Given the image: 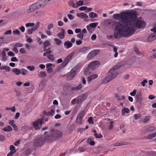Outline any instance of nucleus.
I'll list each match as a JSON object with an SVG mask.
<instances>
[{
  "instance_id": "nucleus-22",
  "label": "nucleus",
  "mask_w": 156,
  "mask_h": 156,
  "mask_svg": "<svg viewBox=\"0 0 156 156\" xmlns=\"http://www.w3.org/2000/svg\"><path fill=\"white\" fill-rule=\"evenodd\" d=\"M82 87V85L80 83L76 87H72L71 90L73 91H76L80 90Z\"/></svg>"
},
{
  "instance_id": "nucleus-62",
  "label": "nucleus",
  "mask_w": 156,
  "mask_h": 156,
  "mask_svg": "<svg viewBox=\"0 0 156 156\" xmlns=\"http://www.w3.org/2000/svg\"><path fill=\"white\" fill-rule=\"evenodd\" d=\"M67 16L69 18L70 20H73L74 19V16L71 14H68L67 15Z\"/></svg>"
},
{
  "instance_id": "nucleus-42",
  "label": "nucleus",
  "mask_w": 156,
  "mask_h": 156,
  "mask_svg": "<svg viewBox=\"0 0 156 156\" xmlns=\"http://www.w3.org/2000/svg\"><path fill=\"white\" fill-rule=\"evenodd\" d=\"M83 1L82 0H80L76 2L77 6H80L83 5Z\"/></svg>"
},
{
  "instance_id": "nucleus-32",
  "label": "nucleus",
  "mask_w": 156,
  "mask_h": 156,
  "mask_svg": "<svg viewBox=\"0 0 156 156\" xmlns=\"http://www.w3.org/2000/svg\"><path fill=\"white\" fill-rule=\"evenodd\" d=\"M69 4L70 6L72 7L73 8H76L78 7V6H75V4L72 0L70 1L69 2Z\"/></svg>"
},
{
  "instance_id": "nucleus-37",
  "label": "nucleus",
  "mask_w": 156,
  "mask_h": 156,
  "mask_svg": "<svg viewBox=\"0 0 156 156\" xmlns=\"http://www.w3.org/2000/svg\"><path fill=\"white\" fill-rule=\"evenodd\" d=\"M52 52V51L49 50L48 51H46L43 54V55L44 56H46L47 55H49Z\"/></svg>"
},
{
  "instance_id": "nucleus-33",
  "label": "nucleus",
  "mask_w": 156,
  "mask_h": 156,
  "mask_svg": "<svg viewBox=\"0 0 156 156\" xmlns=\"http://www.w3.org/2000/svg\"><path fill=\"white\" fill-rule=\"evenodd\" d=\"M129 109L127 108H125L123 109L122 111V114L123 115H124L125 113H129Z\"/></svg>"
},
{
  "instance_id": "nucleus-5",
  "label": "nucleus",
  "mask_w": 156,
  "mask_h": 156,
  "mask_svg": "<svg viewBox=\"0 0 156 156\" xmlns=\"http://www.w3.org/2000/svg\"><path fill=\"white\" fill-rule=\"evenodd\" d=\"M81 66L80 64H77L71 70L70 73L67 76V79L68 80H71L73 78L76 74L77 71L79 68L81 67Z\"/></svg>"
},
{
  "instance_id": "nucleus-18",
  "label": "nucleus",
  "mask_w": 156,
  "mask_h": 156,
  "mask_svg": "<svg viewBox=\"0 0 156 156\" xmlns=\"http://www.w3.org/2000/svg\"><path fill=\"white\" fill-rule=\"evenodd\" d=\"M77 16L82 19L83 18H88V15L86 13L83 12L78 13L77 14Z\"/></svg>"
},
{
  "instance_id": "nucleus-45",
  "label": "nucleus",
  "mask_w": 156,
  "mask_h": 156,
  "mask_svg": "<svg viewBox=\"0 0 156 156\" xmlns=\"http://www.w3.org/2000/svg\"><path fill=\"white\" fill-rule=\"evenodd\" d=\"M20 70L21 71V74L23 75H24L27 74V70L26 69L23 68L22 69Z\"/></svg>"
},
{
  "instance_id": "nucleus-64",
  "label": "nucleus",
  "mask_w": 156,
  "mask_h": 156,
  "mask_svg": "<svg viewBox=\"0 0 156 156\" xmlns=\"http://www.w3.org/2000/svg\"><path fill=\"white\" fill-rule=\"evenodd\" d=\"M18 60V59L16 57H13L11 59V61L12 62H17Z\"/></svg>"
},
{
  "instance_id": "nucleus-40",
  "label": "nucleus",
  "mask_w": 156,
  "mask_h": 156,
  "mask_svg": "<svg viewBox=\"0 0 156 156\" xmlns=\"http://www.w3.org/2000/svg\"><path fill=\"white\" fill-rule=\"evenodd\" d=\"M13 33L14 34H17L18 35H20V30H16L13 31Z\"/></svg>"
},
{
  "instance_id": "nucleus-2",
  "label": "nucleus",
  "mask_w": 156,
  "mask_h": 156,
  "mask_svg": "<svg viewBox=\"0 0 156 156\" xmlns=\"http://www.w3.org/2000/svg\"><path fill=\"white\" fill-rule=\"evenodd\" d=\"M136 16L134 12L131 11L128 12H122L119 14H115L113 15V18L115 20L121 21L117 22L116 21H113L112 23V25H115L114 30V37L115 39H117L119 35L123 36V33L119 32V30H122L124 28L121 27V25H118L119 22H128V20L132 21L135 19Z\"/></svg>"
},
{
  "instance_id": "nucleus-55",
  "label": "nucleus",
  "mask_w": 156,
  "mask_h": 156,
  "mask_svg": "<svg viewBox=\"0 0 156 156\" xmlns=\"http://www.w3.org/2000/svg\"><path fill=\"white\" fill-rule=\"evenodd\" d=\"M136 92V90H134L132 92L130 93V94L132 96H134L135 95Z\"/></svg>"
},
{
  "instance_id": "nucleus-47",
  "label": "nucleus",
  "mask_w": 156,
  "mask_h": 156,
  "mask_svg": "<svg viewBox=\"0 0 156 156\" xmlns=\"http://www.w3.org/2000/svg\"><path fill=\"white\" fill-rule=\"evenodd\" d=\"M14 46L17 47H22L23 46V44L20 43H17L14 45Z\"/></svg>"
},
{
  "instance_id": "nucleus-36",
  "label": "nucleus",
  "mask_w": 156,
  "mask_h": 156,
  "mask_svg": "<svg viewBox=\"0 0 156 156\" xmlns=\"http://www.w3.org/2000/svg\"><path fill=\"white\" fill-rule=\"evenodd\" d=\"M55 112V111L53 109H51L50 111L48 112L47 114H46V115H53Z\"/></svg>"
},
{
  "instance_id": "nucleus-14",
  "label": "nucleus",
  "mask_w": 156,
  "mask_h": 156,
  "mask_svg": "<svg viewBox=\"0 0 156 156\" xmlns=\"http://www.w3.org/2000/svg\"><path fill=\"white\" fill-rule=\"evenodd\" d=\"M61 32L57 34V36L60 39H62L65 38V31L64 29H61Z\"/></svg>"
},
{
  "instance_id": "nucleus-34",
  "label": "nucleus",
  "mask_w": 156,
  "mask_h": 156,
  "mask_svg": "<svg viewBox=\"0 0 156 156\" xmlns=\"http://www.w3.org/2000/svg\"><path fill=\"white\" fill-rule=\"evenodd\" d=\"M46 75V74L45 72L41 71L39 74V77H45Z\"/></svg>"
},
{
  "instance_id": "nucleus-20",
  "label": "nucleus",
  "mask_w": 156,
  "mask_h": 156,
  "mask_svg": "<svg viewBox=\"0 0 156 156\" xmlns=\"http://www.w3.org/2000/svg\"><path fill=\"white\" fill-rule=\"evenodd\" d=\"M98 77V75L97 74H92L89 76L87 78V81L90 82L91 80L96 79Z\"/></svg>"
},
{
  "instance_id": "nucleus-58",
  "label": "nucleus",
  "mask_w": 156,
  "mask_h": 156,
  "mask_svg": "<svg viewBox=\"0 0 156 156\" xmlns=\"http://www.w3.org/2000/svg\"><path fill=\"white\" fill-rule=\"evenodd\" d=\"M110 125L109 126V129H112L113 127V121H111L110 122Z\"/></svg>"
},
{
  "instance_id": "nucleus-57",
  "label": "nucleus",
  "mask_w": 156,
  "mask_h": 156,
  "mask_svg": "<svg viewBox=\"0 0 156 156\" xmlns=\"http://www.w3.org/2000/svg\"><path fill=\"white\" fill-rule=\"evenodd\" d=\"M8 54L9 56H15L14 53L12 51H9L8 53Z\"/></svg>"
},
{
  "instance_id": "nucleus-19",
  "label": "nucleus",
  "mask_w": 156,
  "mask_h": 156,
  "mask_svg": "<svg viewBox=\"0 0 156 156\" xmlns=\"http://www.w3.org/2000/svg\"><path fill=\"white\" fill-rule=\"evenodd\" d=\"M64 46L66 48H69L73 46V44L71 41H67L64 43Z\"/></svg>"
},
{
  "instance_id": "nucleus-16",
  "label": "nucleus",
  "mask_w": 156,
  "mask_h": 156,
  "mask_svg": "<svg viewBox=\"0 0 156 156\" xmlns=\"http://www.w3.org/2000/svg\"><path fill=\"white\" fill-rule=\"evenodd\" d=\"M90 49L89 47H84L79 49V51L80 52L84 54L87 52V51Z\"/></svg>"
},
{
  "instance_id": "nucleus-60",
  "label": "nucleus",
  "mask_w": 156,
  "mask_h": 156,
  "mask_svg": "<svg viewBox=\"0 0 156 156\" xmlns=\"http://www.w3.org/2000/svg\"><path fill=\"white\" fill-rule=\"evenodd\" d=\"M82 43V41L81 40H79L78 41H76V44L78 45L81 44Z\"/></svg>"
},
{
  "instance_id": "nucleus-15",
  "label": "nucleus",
  "mask_w": 156,
  "mask_h": 156,
  "mask_svg": "<svg viewBox=\"0 0 156 156\" xmlns=\"http://www.w3.org/2000/svg\"><path fill=\"white\" fill-rule=\"evenodd\" d=\"M156 39V34H152L149 35L147 39V41L148 42H151Z\"/></svg>"
},
{
  "instance_id": "nucleus-53",
  "label": "nucleus",
  "mask_w": 156,
  "mask_h": 156,
  "mask_svg": "<svg viewBox=\"0 0 156 156\" xmlns=\"http://www.w3.org/2000/svg\"><path fill=\"white\" fill-rule=\"evenodd\" d=\"M87 9V7L86 6H83L80 7L79 8V9L80 11H83Z\"/></svg>"
},
{
  "instance_id": "nucleus-10",
  "label": "nucleus",
  "mask_w": 156,
  "mask_h": 156,
  "mask_svg": "<svg viewBox=\"0 0 156 156\" xmlns=\"http://www.w3.org/2000/svg\"><path fill=\"white\" fill-rule=\"evenodd\" d=\"M100 64L99 62L98 61H94L91 62L88 66L93 70H94L98 67V65Z\"/></svg>"
},
{
  "instance_id": "nucleus-12",
  "label": "nucleus",
  "mask_w": 156,
  "mask_h": 156,
  "mask_svg": "<svg viewBox=\"0 0 156 156\" xmlns=\"http://www.w3.org/2000/svg\"><path fill=\"white\" fill-rule=\"evenodd\" d=\"M75 54V52H72L71 53L67 55V56L65 58L63 61L67 64L69 63V61L72 59V57Z\"/></svg>"
},
{
  "instance_id": "nucleus-35",
  "label": "nucleus",
  "mask_w": 156,
  "mask_h": 156,
  "mask_svg": "<svg viewBox=\"0 0 156 156\" xmlns=\"http://www.w3.org/2000/svg\"><path fill=\"white\" fill-rule=\"evenodd\" d=\"M98 23H90V26H89V27L92 28H95L96 26L98 25Z\"/></svg>"
},
{
  "instance_id": "nucleus-26",
  "label": "nucleus",
  "mask_w": 156,
  "mask_h": 156,
  "mask_svg": "<svg viewBox=\"0 0 156 156\" xmlns=\"http://www.w3.org/2000/svg\"><path fill=\"white\" fill-rule=\"evenodd\" d=\"M35 7H36V9H37L40 8L41 7H44V5L42 4H41L39 2L37 3L34 4Z\"/></svg>"
},
{
  "instance_id": "nucleus-38",
  "label": "nucleus",
  "mask_w": 156,
  "mask_h": 156,
  "mask_svg": "<svg viewBox=\"0 0 156 156\" xmlns=\"http://www.w3.org/2000/svg\"><path fill=\"white\" fill-rule=\"evenodd\" d=\"M141 116V115L140 114H135L134 115V119L136 120L140 119Z\"/></svg>"
},
{
  "instance_id": "nucleus-51",
  "label": "nucleus",
  "mask_w": 156,
  "mask_h": 156,
  "mask_svg": "<svg viewBox=\"0 0 156 156\" xmlns=\"http://www.w3.org/2000/svg\"><path fill=\"white\" fill-rule=\"evenodd\" d=\"M77 37L81 39L82 40L83 37V35L82 34L80 33L77 35Z\"/></svg>"
},
{
  "instance_id": "nucleus-61",
  "label": "nucleus",
  "mask_w": 156,
  "mask_h": 156,
  "mask_svg": "<svg viewBox=\"0 0 156 156\" xmlns=\"http://www.w3.org/2000/svg\"><path fill=\"white\" fill-rule=\"evenodd\" d=\"M13 51L16 53H17L18 52V51L17 48V47L14 46L12 50Z\"/></svg>"
},
{
  "instance_id": "nucleus-48",
  "label": "nucleus",
  "mask_w": 156,
  "mask_h": 156,
  "mask_svg": "<svg viewBox=\"0 0 156 156\" xmlns=\"http://www.w3.org/2000/svg\"><path fill=\"white\" fill-rule=\"evenodd\" d=\"M27 68L30 71L34 70L35 69L34 67V66H28L27 67Z\"/></svg>"
},
{
  "instance_id": "nucleus-9",
  "label": "nucleus",
  "mask_w": 156,
  "mask_h": 156,
  "mask_svg": "<svg viewBox=\"0 0 156 156\" xmlns=\"http://www.w3.org/2000/svg\"><path fill=\"white\" fill-rule=\"evenodd\" d=\"M100 50L98 49H94L90 52L87 56V58L91 59L95 56L100 51Z\"/></svg>"
},
{
  "instance_id": "nucleus-25",
  "label": "nucleus",
  "mask_w": 156,
  "mask_h": 156,
  "mask_svg": "<svg viewBox=\"0 0 156 156\" xmlns=\"http://www.w3.org/2000/svg\"><path fill=\"white\" fill-rule=\"evenodd\" d=\"M21 129L23 131L26 132L31 130V128L28 126H24L21 127Z\"/></svg>"
},
{
  "instance_id": "nucleus-4",
  "label": "nucleus",
  "mask_w": 156,
  "mask_h": 156,
  "mask_svg": "<svg viewBox=\"0 0 156 156\" xmlns=\"http://www.w3.org/2000/svg\"><path fill=\"white\" fill-rule=\"evenodd\" d=\"M50 135L45 136V139L49 141H52L60 138L62 135V133L59 130H55L53 128L51 129Z\"/></svg>"
},
{
  "instance_id": "nucleus-8",
  "label": "nucleus",
  "mask_w": 156,
  "mask_h": 156,
  "mask_svg": "<svg viewBox=\"0 0 156 156\" xmlns=\"http://www.w3.org/2000/svg\"><path fill=\"white\" fill-rule=\"evenodd\" d=\"M85 112L84 111H81L77 115L76 120V123L77 124H79L81 123L83 118L84 116Z\"/></svg>"
},
{
  "instance_id": "nucleus-46",
  "label": "nucleus",
  "mask_w": 156,
  "mask_h": 156,
  "mask_svg": "<svg viewBox=\"0 0 156 156\" xmlns=\"http://www.w3.org/2000/svg\"><path fill=\"white\" fill-rule=\"evenodd\" d=\"M34 23H28L25 24V26L26 27H33L34 26Z\"/></svg>"
},
{
  "instance_id": "nucleus-29",
  "label": "nucleus",
  "mask_w": 156,
  "mask_h": 156,
  "mask_svg": "<svg viewBox=\"0 0 156 156\" xmlns=\"http://www.w3.org/2000/svg\"><path fill=\"white\" fill-rule=\"evenodd\" d=\"M0 69L1 70L4 69L6 71L9 72L10 70V68L9 66H2L0 67Z\"/></svg>"
},
{
  "instance_id": "nucleus-11",
  "label": "nucleus",
  "mask_w": 156,
  "mask_h": 156,
  "mask_svg": "<svg viewBox=\"0 0 156 156\" xmlns=\"http://www.w3.org/2000/svg\"><path fill=\"white\" fill-rule=\"evenodd\" d=\"M142 94L140 92H138L135 96V99L137 103L141 104L142 102Z\"/></svg>"
},
{
  "instance_id": "nucleus-6",
  "label": "nucleus",
  "mask_w": 156,
  "mask_h": 156,
  "mask_svg": "<svg viewBox=\"0 0 156 156\" xmlns=\"http://www.w3.org/2000/svg\"><path fill=\"white\" fill-rule=\"evenodd\" d=\"M46 141H48V140H46L45 137L44 139L42 137H37L34 140V144L35 146H41L43 145Z\"/></svg>"
},
{
  "instance_id": "nucleus-52",
  "label": "nucleus",
  "mask_w": 156,
  "mask_h": 156,
  "mask_svg": "<svg viewBox=\"0 0 156 156\" xmlns=\"http://www.w3.org/2000/svg\"><path fill=\"white\" fill-rule=\"evenodd\" d=\"M78 150L81 152H83L86 150V149L83 147H80L78 148Z\"/></svg>"
},
{
  "instance_id": "nucleus-39",
  "label": "nucleus",
  "mask_w": 156,
  "mask_h": 156,
  "mask_svg": "<svg viewBox=\"0 0 156 156\" xmlns=\"http://www.w3.org/2000/svg\"><path fill=\"white\" fill-rule=\"evenodd\" d=\"M94 137L97 138H101L102 137V135L100 133L99 134H94Z\"/></svg>"
},
{
  "instance_id": "nucleus-54",
  "label": "nucleus",
  "mask_w": 156,
  "mask_h": 156,
  "mask_svg": "<svg viewBox=\"0 0 156 156\" xmlns=\"http://www.w3.org/2000/svg\"><path fill=\"white\" fill-rule=\"evenodd\" d=\"M16 152V151H11L8 154L7 156H12V155Z\"/></svg>"
},
{
  "instance_id": "nucleus-31",
  "label": "nucleus",
  "mask_w": 156,
  "mask_h": 156,
  "mask_svg": "<svg viewBox=\"0 0 156 156\" xmlns=\"http://www.w3.org/2000/svg\"><path fill=\"white\" fill-rule=\"evenodd\" d=\"M54 40L55 41L56 45H59L62 43V41L60 39L57 38H54Z\"/></svg>"
},
{
  "instance_id": "nucleus-7",
  "label": "nucleus",
  "mask_w": 156,
  "mask_h": 156,
  "mask_svg": "<svg viewBox=\"0 0 156 156\" xmlns=\"http://www.w3.org/2000/svg\"><path fill=\"white\" fill-rule=\"evenodd\" d=\"M43 122H42V120L41 119H38L36 121L34 122L33 125L34 128L36 130H39L40 129L41 127V125L44 124Z\"/></svg>"
},
{
  "instance_id": "nucleus-13",
  "label": "nucleus",
  "mask_w": 156,
  "mask_h": 156,
  "mask_svg": "<svg viewBox=\"0 0 156 156\" xmlns=\"http://www.w3.org/2000/svg\"><path fill=\"white\" fill-rule=\"evenodd\" d=\"M87 94L83 93L79 96L78 98V102H82L83 101L87 98Z\"/></svg>"
},
{
  "instance_id": "nucleus-41",
  "label": "nucleus",
  "mask_w": 156,
  "mask_h": 156,
  "mask_svg": "<svg viewBox=\"0 0 156 156\" xmlns=\"http://www.w3.org/2000/svg\"><path fill=\"white\" fill-rule=\"evenodd\" d=\"M50 45V43L48 41H45L44 43V46L47 47Z\"/></svg>"
},
{
  "instance_id": "nucleus-21",
  "label": "nucleus",
  "mask_w": 156,
  "mask_h": 156,
  "mask_svg": "<svg viewBox=\"0 0 156 156\" xmlns=\"http://www.w3.org/2000/svg\"><path fill=\"white\" fill-rule=\"evenodd\" d=\"M35 10H36V7H35V6H34V4H33L27 9V12L28 13H30Z\"/></svg>"
},
{
  "instance_id": "nucleus-30",
  "label": "nucleus",
  "mask_w": 156,
  "mask_h": 156,
  "mask_svg": "<svg viewBox=\"0 0 156 156\" xmlns=\"http://www.w3.org/2000/svg\"><path fill=\"white\" fill-rule=\"evenodd\" d=\"M89 16L91 18H96L98 17V15L95 13L90 12L89 13Z\"/></svg>"
},
{
  "instance_id": "nucleus-3",
  "label": "nucleus",
  "mask_w": 156,
  "mask_h": 156,
  "mask_svg": "<svg viewBox=\"0 0 156 156\" xmlns=\"http://www.w3.org/2000/svg\"><path fill=\"white\" fill-rule=\"evenodd\" d=\"M120 67L118 65L114 66L109 71V74L105 77L102 80V83H106L110 82L113 78L116 77L118 74V73L116 71L119 69Z\"/></svg>"
},
{
  "instance_id": "nucleus-56",
  "label": "nucleus",
  "mask_w": 156,
  "mask_h": 156,
  "mask_svg": "<svg viewBox=\"0 0 156 156\" xmlns=\"http://www.w3.org/2000/svg\"><path fill=\"white\" fill-rule=\"evenodd\" d=\"M87 28L89 31V32L90 33H92L93 32V31L92 30V28L91 27H89L88 26H87Z\"/></svg>"
},
{
  "instance_id": "nucleus-27",
  "label": "nucleus",
  "mask_w": 156,
  "mask_h": 156,
  "mask_svg": "<svg viewBox=\"0 0 156 156\" xmlns=\"http://www.w3.org/2000/svg\"><path fill=\"white\" fill-rule=\"evenodd\" d=\"M39 24L40 23L39 22H37L35 26H34L32 28L30 29L33 32L35 31L37 29L38 27L39 26Z\"/></svg>"
},
{
  "instance_id": "nucleus-17",
  "label": "nucleus",
  "mask_w": 156,
  "mask_h": 156,
  "mask_svg": "<svg viewBox=\"0 0 156 156\" xmlns=\"http://www.w3.org/2000/svg\"><path fill=\"white\" fill-rule=\"evenodd\" d=\"M93 71L91 68L88 66L84 71V74L86 76L88 75L91 74Z\"/></svg>"
},
{
  "instance_id": "nucleus-44",
  "label": "nucleus",
  "mask_w": 156,
  "mask_h": 156,
  "mask_svg": "<svg viewBox=\"0 0 156 156\" xmlns=\"http://www.w3.org/2000/svg\"><path fill=\"white\" fill-rule=\"evenodd\" d=\"M47 57L49 59L52 61H53L54 59V56L50 54L49 55H48L47 56Z\"/></svg>"
},
{
  "instance_id": "nucleus-59",
  "label": "nucleus",
  "mask_w": 156,
  "mask_h": 156,
  "mask_svg": "<svg viewBox=\"0 0 156 156\" xmlns=\"http://www.w3.org/2000/svg\"><path fill=\"white\" fill-rule=\"evenodd\" d=\"M54 26V24L53 23H50L48 25L47 27V28L48 29L50 30L51 28H52Z\"/></svg>"
},
{
  "instance_id": "nucleus-50",
  "label": "nucleus",
  "mask_w": 156,
  "mask_h": 156,
  "mask_svg": "<svg viewBox=\"0 0 156 156\" xmlns=\"http://www.w3.org/2000/svg\"><path fill=\"white\" fill-rule=\"evenodd\" d=\"M20 52L22 54H24L26 53V51L24 48H21L20 50Z\"/></svg>"
},
{
  "instance_id": "nucleus-49",
  "label": "nucleus",
  "mask_w": 156,
  "mask_h": 156,
  "mask_svg": "<svg viewBox=\"0 0 156 156\" xmlns=\"http://www.w3.org/2000/svg\"><path fill=\"white\" fill-rule=\"evenodd\" d=\"M150 117L149 116H146L143 120V122L146 123L150 119Z\"/></svg>"
},
{
  "instance_id": "nucleus-23",
  "label": "nucleus",
  "mask_w": 156,
  "mask_h": 156,
  "mask_svg": "<svg viewBox=\"0 0 156 156\" xmlns=\"http://www.w3.org/2000/svg\"><path fill=\"white\" fill-rule=\"evenodd\" d=\"M94 139L90 137L87 140V142L90 145L94 146L95 144V142L94 141Z\"/></svg>"
},
{
  "instance_id": "nucleus-1",
  "label": "nucleus",
  "mask_w": 156,
  "mask_h": 156,
  "mask_svg": "<svg viewBox=\"0 0 156 156\" xmlns=\"http://www.w3.org/2000/svg\"><path fill=\"white\" fill-rule=\"evenodd\" d=\"M131 12H134L136 16L135 19L132 21L128 20V22H119L118 25H121L124 28L119 30V32L123 33V37H128L132 35L135 32L134 27L138 29L144 28L146 26V23L143 20H136L137 15L136 12L132 11Z\"/></svg>"
},
{
  "instance_id": "nucleus-28",
  "label": "nucleus",
  "mask_w": 156,
  "mask_h": 156,
  "mask_svg": "<svg viewBox=\"0 0 156 156\" xmlns=\"http://www.w3.org/2000/svg\"><path fill=\"white\" fill-rule=\"evenodd\" d=\"M3 130L5 131L9 132L11 131L12 130V129L11 126H8L3 128Z\"/></svg>"
},
{
  "instance_id": "nucleus-24",
  "label": "nucleus",
  "mask_w": 156,
  "mask_h": 156,
  "mask_svg": "<svg viewBox=\"0 0 156 156\" xmlns=\"http://www.w3.org/2000/svg\"><path fill=\"white\" fill-rule=\"evenodd\" d=\"M12 72L16 75H19L21 73V70L18 68H15L12 69Z\"/></svg>"
},
{
  "instance_id": "nucleus-43",
  "label": "nucleus",
  "mask_w": 156,
  "mask_h": 156,
  "mask_svg": "<svg viewBox=\"0 0 156 156\" xmlns=\"http://www.w3.org/2000/svg\"><path fill=\"white\" fill-rule=\"evenodd\" d=\"M93 118L92 117H90L88 120V122L89 123L91 124H94V122L93 120Z\"/></svg>"
},
{
  "instance_id": "nucleus-63",
  "label": "nucleus",
  "mask_w": 156,
  "mask_h": 156,
  "mask_svg": "<svg viewBox=\"0 0 156 156\" xmlns=\"http://www.w3.org/2000/svg\"><path fill=\"white\" fill-rule=\"evenodd\" d=\"M155 129V128L153 126H151L148 128V130L150 131H154Z\"/></svg>"
}]
</instances>
